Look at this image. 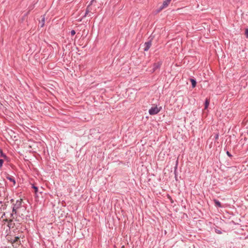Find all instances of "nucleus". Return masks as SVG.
Masks as SVG:
<instances>
[{
  "instance_id": "f257e3e1",
  "label": "nucleus",
  "mask_w": 248,
  "mask_h": 248,
  "mask_svg": "<svg viewBox=\"0 0 248 248\" xmlns=\"http://www.w3.org/2000/svg\"><path fill=\"white\" fill-rule=\"evenodd\" d=\"M23 200L21 199L16 200L15 203L13 204L12 212L15 214L17 213V210L21 207Z\"/></svg>"
},
{
  "instance_id": "f03ea898",
  "label": "nucleus",
  "mask_w": 248,
  "mask_h": 248,
  "mask_svg": "<svg viewBox=\"0 0 248 248\" xmlns=\"http://www.w3.org/2000/svg\"><path fill=\"white\" fill-rule=\"evenodd\" d=\"M160 111V109L158 108L157 106L152 107L149 110V113L151 115L157 114Z\"/></svg>"
},
{
  "instance_id": "7ed1b4c3",
  "label": "nucleus",
  "mask_w": 248,
  "mask_h": 248,
  "mask_svg": "<svg viewBox=\"0 0 248 248\" xmlns=\"http://www.w3.org/2000/svg\"><path fill=\"white\" fill-rule=\"evenodd\" d=\"M162 64V62L161 61H160L159 62L154 63L153 65V69H152V72L154 73L156 70L160 69Z\"/></svg>"
},
{
  "instance_id": "20e7f679",
  "label": "nucleus",
  "mask_w": 248,
  "mask_h": 248,
  "mask_svg": "<svg viewBox=\"0 0 248 248\" xmlns=\"http://www.w3.org/2000/svg\"><path fill=\"white\" fill-rule=\"evenodd\" d=\"M20 242L19 238L18 236L15 237L14 239L13 240H11V243L13 245V247H15L16 248L18 244V243Z\"/></svg>"
},
{
  "instance_id": "39448f33",
  "label": "nucleus",
  "mask_w": 248,
  "mask_h": 248,
  "mask_svg": "<svg viewBox=\"0 0 248 248\" xmlns=\"http://www.w3.org/2000/svg\"><path fill=\"white\" fill-rule=\"evenodd\" d=\"M151 45H152V42L151 40L145 42L144 44V47L143 48L144 51H148L149 49V48H150Z\"/></svg>"
},
{
  "instance_id": "423d86ee",
  "label": "nucleus",
  "mask_w": 248,
  "mask_h": 248,
  "mask_svg": "<svg viewBox=\"0 0 248 248\" xmlns=\"http://www.w3.org/2000/svg\"><path fill=\"white\" fill-rule=\"evenodd\" d=\"M171 0H165V1H164L162 5L160 7L159 11H160L162 10L163 8L167 7L170 3Z\"/></svg>"
},
{
  "instance_id": "0eeeda50",
  "label": "nucleus",
  "mask_w": 248,
  "mask_h": 248,
  "mask_svg": "<svg viewBox=\"0 0 248 248\" xmlns=\"http://www.w3.org/2000/svg\"><path fill=\"white\" fill-rule=\"evenodd\" d=\"M6 178L8 180H9L10 182H13L14 185L16 184V180L13 177L10 176L8 174H7Z\"/></svg>"
},
{
  "instance_id": "6e6552de",
  "label": "nucleus",
  "mask_w": 248,
  "mask_h": 248,
  "mask_svg": "<svg viewBox=\"0 0 248 248\" xmlns=\"http://www.w3.org/2000/svg\"><path fill=\"white\" fill-rule=\"evenodd\" d=\"M45 22V15L42 16L41 21L40 22V27H43Z\"/></svg>"
},
{
  "instance_id": "1a4fd4ad",
  "label": "nucleus",
  "mask_w": 248,
  "mask_h": 248,
  "mask_svg": "<svg viewBox=\"0 0 248 248\" xmlns=\"http://www.w3.org/2000/svg\"><path fill=\"white\" fill-rule=\"evenodd\" d=\"M190 81L191 82L192 88H195L196 85V80L194 78H190Z\"/></svg>"
},
{
  "instance_id": "9d476101",
  "label": "nucleus",
  "mask_w": 248,
  "mask_h": 248,
  "mask_svg": "<svg viewBox=\"0 0 248 248\" xmlns=\"http://www.w3.org/2000/svg\"><path fill=\"white\" fill-rule=\"evenodd\" d=\"M214 201L215 205L217 207H221V202L215 199V200H214Z\"/></svg>"
},
{
  "instance_id": "9b49d317",
  "label": "nucleus",
  "mask_w": 248,
  "mask_h": 248,
  "mask_svg": "<svg viewBox=\"0 0 248 248\" xmlns=\"http://www.w3.org/2000/svg\"><path fill=\"white\" fill-rule=\"evenodd\" d=\"M209 103H210L209 99L206 98L205 100V104H204V108L205 109L207 108L209 106Z\"/></svg>"
},
{
  "instance_id": "f8f14e48",
  "label": "nucleus",
  "mask_w": 248,
  "mask_h": 248,
  "mask_svg": "<svg viewBox=\"0 0 248 248\" xmlns=\"http://www.w3.org/2000/svg\"><path fill=\"white\" fill-rule=\"evenodd\" d=\"M0 156L1 157H3L4 158H5L6 160L8 159V157L6 156V155L5 154H4L2 152V151L1 150L0 151Z\"/></svg>"
},
{
  "instance_id": "ddd939ff",
  "label": "nucleus",
  "mask_w": 248,
  "mask_h": 248,
  "mask_svg": "<svg viewBox=\"0 0 248 248\" xmlns=\"http://www.w3.org/2000/svg\"><path fill=\"white\" fill-rule=\"evenodd\" d=\"M31 187L34 189V192L35 194H37V192H38V187L35 186L34 185H32Z\"/></svg>"
},
{
  "instance_id": "4468645a",
  "label": "nucleus",
  "mask_w": 248,
  "mask_h": 248,
  "mask_svg": "<svg viewBox=\"0 0 248 248\" xmlns=\"http://www.w3.org/2000/svg\"><path fill=\"white\" fill-rule=\"evenodd\" d=\"M215 231L217 233H218V234L222 233V231H221V229H215Z\"/></svg>"
},
{
  "instance_id": "2eb2a0df",
  "label": "nucleus",
  "mask_w": 248,
  "mask_h": 248,
  "mask_svg": "<svg viewBox=\"0 0 248 248\" xmlns=\"http://www.w3.org/2000/svg\"><path fill=\"white\" fill-rule=\"evenodd\" d=\"M88 7L87 8V9H86V12H85V15L84 16H83V17H85L87 16V15L88 14V13H89V9H88Z\"/></svg>"
},
{
  "instance_id": "dca6fc26",
  "label": "nucleus",
  "mask_w": 248,
  "mask_h": 248,
  "mask_svg": "<svg viewBox=\"0 0 248 248\" xmlns=\"http://www.w3.org/2000/svg\"><path fill=\"white\" fill-rule=\"evenodd\" d=\"M245 35L246 38L248 39V29H246L245 30Z\"/></svg>"
},
{
  "instance_id": "f3484780",
  "label": "nucleus",
  "mask_w": 248,
  "mask_h": 248,
  "mask_svg": "<svg viewBox=\"0 0 248 248\" xmlns=\"http://www.w3.org/2000/svg\"><path fill=\"white\" fill-rule=\"evenodd\" d=\"M3 162L4 161L2 159H0V168H1L2 166Z\"/></svg>"
},
{
  "instance_id": "a211bd4d",
  "label": "nucleus",
  "mask_w": 248,
  "mask_h": 248,
  "mask_svg": "<svg viewBox=\"0 0 248 248\" xmlns=\"http://www.w3.org/2000/svg\"><path fill=\"white\" fill-rule=\"evenodd\" d=\"M76 34V31L74 30H72L71 31V34L72 35H74Z\"/></svg>"
},
{
  "instance_id": "6ab92c4d",
  "label": "nucleus",
  "mask_w": 248,
  "mask_h": 248,
  "mask_svg": "<svg viewBox=\"0 0 248 248\" xmlns=\"http://www.w3.org/2000/svg\"><path fill=\"white\" fill-rule=\"evenodd\" d=\"M226 154L228 155V156H229V157L232 156V155L231 154V153L229 151H227Z\"/></svg>"
},
{
  "instance_id": "aec40b11",
  "label": "nucleus",
  "mask_w": 248,
  "mask_h": 248,
  "mask_svg": "<svg viewBox=\"0 0 248 248\" xmlns=\"http://www.w3.org/2000/svg\"><path fill=\"white\" fill-rule=\"evenodd\" d=\"M218 135H217L216 136V137H215L216 139H218Z\"/></svg>"
},
{
  "instance_id": "412c9836",
  "label": "nucleus",
  "mask_w": 248,
  "mask_h": 248,
  "mask_svg": "<svg viewBox=\"0 0 248 248\" xmlns=\"http://www.w3.org/2000/svg\"><path fill=\"white\" fill-rule=\"evenodd\" d=\"M94 0H92V1H91V4H92V3L93 2V1Z\"/></svg>"
},
{
  "instance_id": "4be33fe9",
  "label": "nucleus",
  "mask_w": 248,
  "mask_h": 248,
  "mask_svg": "<svg viewBox=\"0 0 248 248\" xmlns=\"http://www.w3.org/2000/svg\"><path fill=\"white\" fill-rule=\"evenodd\" d=\"M121 248H124V246H123Z\"/></svg>"
},
{
  "instance_id": "5701e85b",
  "label": "nucleus",
  "mask_w": 248,
  "mask_h": 248,
  "mask_svg": "<svg viewBox=\"0 0 248 248\" xmlns=\"http://www.w3.org/2000/svg\"><path fill=\"white\" fill-rule=\"evenodd\" d=\"M11 202H13V201H14L13 199H12V200H11Z\"/></svg>"
}]
</instances>
